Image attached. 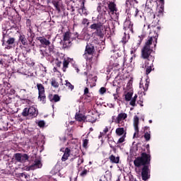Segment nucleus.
Returning <instances> with one entry per match:
<instances>
[{
	"instance_id": "nucleus-1",
	"label": "nucleus",
	"mask_w": 181,
	"mask_h": 181,
	"mask_svg": "<svg viewBox=\"0 0 181 181\" xmlns=\"http://www.w3.org/2000/svg\"><path fill=\"white\" fill-rule=\"evenodd\" d=\"M158 35L156 32L150 33V35L147 37V41L144 44V47L141 49V58L144 59V64H141V67L146 68V74H149L152 71V65L154 61L151 53L153 50V45L154 47L157 45Z\"/></svg>"
},
{
	"instance_id": "nucleus-2",
	"label": "nucleus",
	"mask_w": 181,
	"mask_h": 181,
	"mask_svg": "<svg viewBox=\"0 0 181 181\" xmlns=\"http://www.w3.org/2000/svg\"><path fill=\"white\" fill-rule=\"evenodd\" d=\"M133 163H134L136 168H141V166H143V169H141V177L143 180L146 181L148 180V179H150L151 170L149 166L147 165L151 163L150 154L142 153L141 156L136 158L134 161H133Z\"/></svg>"
},
{
	"instance_id": "nucleus-3",
	"label": "nucleus",
	"mask_w": 181,
	"mask_h": 181,
	"mask_svg": "<svg viewBox=\"0 0 181 181\" xmlns=\"http://www.w3.org/2000/svg\"><path fill=\"white\" fill-rule=\"evenodd\" d=\"M92 30H95V35H97L98 37L103 38L104 37V34H106L107 32L110 30V26L108 25H103L100 23H94L90 27Z\"/></svg>"
},
{
	"instance_id": "nucleus-4",
	"label": "nucleus",
	"mask_w": 181,
	"mask_h": 181,
	"mask_svg": "<svg viewBox=\"0 0 181 181\" xmlns=\"http://www.w3.org/2000/svg\"><path fill=\"white\" fill-rule=\"evenodd\" d=\"M22 115L24 117L29 116L31 117H35L38 115V111L35 107L32 106L30 108H25L22 112Z\"/></svg>"
},
{
	"instance_id": "nucleus-5",
	"label": "nucleus",
	"mask_w": 181,
	"mask_h": 181,
	"mask_svg": "<svg viewBox=\"0 0 181 181\" xmlns=\"http://www.w3.org/2000/svg\"><path fill=\"white\" fill-rule=\"evenodd\" d=\"M37 87L38 88V92H39L38 99L40 101H42L43 103H45V99H46V96H45V88H44L43 85L41 83H37Z\"/></svg>"
},
{
	"instance_id": "nucleus-6",
	"label": "nucleus",
	"mask_w": 181,
	"mask_h": 181,
	"mask_svg": "<svg viewBox=\"0 0 181 181\" xmlns=\"http://www.w3.org/2000/svg\"><path fill=\"white\" fill-rule=\"evenodd\" d=\"M14 157L17 162H21V163H23L29 159V156L27 154H22L19 153H16Z\"/></svg>"
},
{
	"instance_id": "nucleus-7",
	"label": "nucleus",
	"mask_w": 181,
	"mask_h": 181,
	"mask_svg": "<svg viewBox=\"0 0 181 181\" xmlns=\"http://www.w3.org/2000/svg\"><path fill=\"white\" fill-rule=\"evenodd\" d=\"M42 164L40 159H35L34 163L28 167L29 170H35V169H40Z\"/></svg>"
},
{
	"instance_id": "nucleus-8",
	"label": "nucleus",
	"mask_w": 181,
	"mask_h": 181,
	"mask_svg": "<svg viewBox=\"0 0 181 181\" xmlns=\"http://www.w3.org/2000/svg\"><path fill=\"white\" fill-rule=\"evenodd\" d=\"M139 118L137 116H134L133 119V125L134 126V134L133 136H136V134H139Z\"/></svg>"
},
{
	"instance_id": "nucleus-9",
	"label": "nucleus",
	"mask_w": 181,
	"mask_h": 181,
	"mask_svg": "<svg viewBox=\"0 0 181 181\" xmlns=\"http://www.w3.org/2000/svg\"><path fill=\"white\" fill-rule=\"evenodd\" d=\"M90 117H91V116L88 115V117H86V116L83 115L82 114H78L76 115V120H78L79 122L86 120L88 122H93V120L90 119Z\"/></svg>"
},
{
	"instance_id": "nucleus-10",
	"label": "nucleus",
	"mask_w": 181,
	"mask_h": 181,
	"mask_svg": "<svg viewBox=\"0 0 181 181\" xmlns=\"http://www.w3.org/2000/svg\"><path fill=\"white\" fill-rule=\"evenodd\" d=\"M127 117V114L124 112H121L119 115H117V117H116V120H115V122L117 124H120L121 122Z\"/></svg>"
},
{
	"instance_id": "nucleus-11",
	"label": "nucleus",
	"mask_w": 181,
	"mask_h": 181,
	"mask_svg": "<svg viewBox=\"0 0 181 181\" xmlns=\"http://www.w3.org/2000/svg\"><path fill=\"white\" fill-rule=\"evenodd\" d=\"M85 2H86V0H83V3H82V6L81 8L78 9V13L81 15V16H87V15L88 14V11L85 7Z\"/></svg>"
},
{
	"instance_id": "nucleus-12",
	"label": "nucleus",
	"mask_w": 181,
	"mask_h": 181,
	"mask_svg": "<svg viewBox=\"0 0 181 181\" xmlns=\"http://www.w3.org/2000/svg\"><path fill=\"white\" fill-rule=\"evenodd\" d=\"M132 27H133V25L132 24V22L129 20H126V22H124V30L132 32V30H133Z\"/></svg>"
},
{
	"instance_id": "nucleus-13",
	"label": "nucleus",
	"mask_w": 181,
	"mask_h": 181,
	"mask_svg": "<svg viewBox=\"0 0 181 181\" xmlns=\"http://www.w3.org/2000/svg\"><path fill=\"white\" fill-rule=\"evenodd\" d=\"M37 40L40 42V43L43 45L44 47H46L51 43L49 40L42 37H38Z\"/></svg>"
},
{
	"instance_id": "nucleus-14",
	"label": "nucleus",
	"mask_w": 181,
	"mask_h": 181,
	"mask_svg": "<svg viewBox=\"0 0 181 181\" xmlns=\"http://www.w3.org/2000/svg\"><path fill=\"white\" fill-rule=\"evenodd\" d=\"M69 156H70V149L69 148H66L64 151V154L62 158V162H66Z\"/></svg>"
},
{
	"instance_id": "nucleus-15",
	"label": "nucleus",
	"mask_w": 181,
	"mask_h": 181,
	"mask_svg": "<svg viewBox=\"0 0 181 181\" xmlns=\"http://www.w3.org/2000/svg\"><path fill=\"white\" fill-rule=\"evenodd\" d=\"M107 6L109 7V10H110L112 14H114L117 11L116 8V4L113 2L109 3V5Z\"/></svg>"
},
{
	"instance_id": "nucleus-16",
	"label": "nucleus",
	"mask_w": 181,
	"mask_h": 181,
	"mask_svg": "<svg viewBox=\"0 0 181 181\" xmlns=\"http://www.w3.org/2000/svg\"><path fill=\"white\" fill-rule=\"evenodd\" d=\"M109 160H110L111 163H119V156H115L114 155H112L109 156Z\"/></svg>"
},
{
	"instance_id": "nucleus-17",
	"label": "nucleus",
	"mask_w": 181,
	"mask_h": 181,
	"mask_svg": "<svg viewBox=\"0 0 181 181\" xmlns=\"http://www.w3.org/2000/svg\"><path fill=\"white\" fill-rule=\"evenodd\" d=\"M49 100L52 102H56L57 103V102L60 100V97L57 94L49 95Z\"/></svg>"
},
{
	"instance_id": "nucleus-18",
	"label": "nucleus",
	"mask_w": 181,
	"mask_h": 181,
	"mask_svg": "<svg viewBox=\"0 0 181 181\" xmlns=\"http://www.w3.org/2000/svg\"><path fill=\"white\" fill-rule=\"evenodd\" d=\"M94 52V47L92 45H87L86 49V54H93Z\"/></svg>"
},
{
	"instance_id": "nucleus-19",
	"label": "nucleus",
	"mask_w": 181,
	"mask_h": 181,
	"mask_svg": "<svg viewBox=\"0 0 181 181\" xmlns=\"http://www.w3.org/2000/svg\"><path fill=\"white\" fill-rule=\"evenodd\" d=\"M72 34L69 32H66L64 35V40L65 42H69V43L71 42V37Z\"/></svg>"
},
{
	"instance_id": "nucleus-20",
	"label": "nucleus",
	"mask_w": 181,
	"mask_h": 181,
	"mask_svg": "<svg viewBox=\"0 0 181 181\" xmlns=\"http://www.w3.org/2000/svg\"><path fill=\"white\" fill-rule=\"evenodd\" d=\"M19 41L22 43L23 45H28V40L24 35H21L19 36Z\"/></svg>"
},
{
	"instance_id": "nucleus-21",
	"label": "nucleus",
	"mask_w": 181,
	"mask_h": 181,
	"mask_svg": "<svg viewBox=\"0 0 181 181\" xmlns=\"http://www.w3.org/2000/svg\"><path fill=\"white\" fill-rule=\"evenodd\" d=\"M16 39L14 37H10L7 41L6 44L8 45V47H6L7 49H10L13 44H14Z\"/></svg>"
},
{
	"instance_id": "nucleus-22",
	"label": "nucleus",
	"mask_w": 181,
	"mask_h": 181,
	"mask_svg": "<svg viewBox=\"0 0 181 181\" xmlns=\"http://www.w3.org/2000/svg\"><path fill=\"white\" fill-rule=\"evenodd\" d=\"M124 132V128H117L116 129V134L119 135V136H121Z\"/></svg>"
},
{
	"instance_id": "nucleus-23",
	"label": "nucleus",
	"mask_w": 181,
	"mask_h": 181,
	"mask_svg": "<svg viewBox=\"0 0 181 181\" xmlns=\"http://www.w3.org/2000/svg\"><path fill=\"white\" fill-rule=\"evenodd\" d=\"M133 93L131 92L127 93L126 95L124 96V99H126L127 101H130L132 99Z\"/></svg>"
},
{
	"instance_id": "nucleus-24",
	"label": "nucleus",
	"mask_w": 181,
	"mask_h": 181,
	"mask_svg": "<svg viewBox=\"0 0 181 181\" xmlns=\"http://www.w3.org/2000/svg\"><path fill=\"white\" fill-rule=\"evenodd\" d=\"M144 139H146V141H150V139H151V132L144 133Z\"/></svg>"
},
{
	"instance_id": "nucleus-25",
	"label": "nucleus",
	"mask_w": 181,
	"mask_h": 181,
	"mask_svg": "<svg viewBox=\"0 0 181 181\" xmlns=\"http://www.w3.org/2000/svg\"><path fill=\"white\" fill-rule=\"evenodd\" d=\"M69 62L66 61V59L64 60L63 64H64V67H63V71L65 72L66 71V69L69 66Z\"/></svg>"
},
{
	"instance_id": "nucleus-26",
	"label": "nucleus",
	"mask_w": 181,
	"mask_h": 181,
	"mask_svg": "<svg viewBox=\"0 0 181 181\" xmlns=\"http://www.w3.org/2000/svg\"><path fill=\"white\" fill-rule=\"evenodd\" d=\"M109 131V127H105V129H103V132H100V136H99V138H100V136H104V135H105Z\"/></svg>"
},
{
	"instance_id": "nucleus-27",
	"label": "nucleus",
	"mask_w": 181,
	"mask_h": 181,
	"mask_svg": "<svg viewBox=\"0 0 181 181\" xmlns=\"http://www.w3.org/2000/svg\"><path fill=\"white\" fill-rule=\"evenodd\" d=\"M129 40V36L127 35V33H124V35H123V38H122V42L127 43Z\"/></svg>"
},
{
	"instance_id": "nucleus-28",
	"label": "nucleus",
	"mask_w": 181,
	"mask_h": 181,
	"mask_svg": "<svg viewBox=\"0 0 181 181\" xmlns=\"http://www.w3.org/2000/svg\"><path fill=\"white\" fill-rule=\"evenodd\" d=\"M65 85L66 86V87L69 88V89H71V90H74V86L70 82H69L67 80L66 81Z\"/></svg>"
},
{
	"instance_id": "nucleus-29",
	"label": "nucleus",
	"mask_w": 181,
	"mask_h": 181,
	"mask_svg": "<svg viewBox=\"0 0 181 181\" xmlns=\"http://www.w3.org/2000/svg\"><path fill=\"white\" fill-rule=\"evenodd\" d=\"M52 86H54V88H58L59 87V83L57 82L54 79L52 80Z\"/></svg>"
},
{
	"instance_id": "nucleus-30",
	"label": "nucleus",
	"mask_w": 181,
	"mask_h": 181,
	"mask_svg": "<svg viewBox=\"0 0 181 181\" xmlns=\"http://www.w3.org/2000/svg\"><path fill=\"white\" fill-rule=\"evenodd\" d=\"M28 35L29 36L28 37V41L32 43L33 42V38H32V32H31V30H30L29 33H28Z\"/></svg>"
},
{
	"instance_id": "nucleus-31",
	"label": "nucleus",
	"mask_w": 181,
	"mask_h": 181,
	"mask_svg": "<svg viewBox=\"0 0 181 181\" xmlns=\"http://www.w3.org/2000/svg\"><path fill=\"white\" fill-rule=\"evenodd\" d=\"M136 99H135V98H132L131 100H130V105H132V106H135V105H136Z\"/></svg>"
},
{
	"instance_id": "nucleus-32",
	"label": "nucleus",
	"mask_w": 181,
	"mask_h": 181,
	"mask_svg": "<svg viewBox=\"0 0 181 181\" xmlns=\"http://www.w3.org/2000/svg\"><path fill=\"white\" fill-rule=\"evenodd\" d=\"M125 139L124 136L120 137L119 140H117V144H122V142H124Z\"/></svg>"
},
{
	"instance_id": "nucleus-33",
	"label": "nucleus",
	"mask_w": 181,
	"mask_h": 181,
	"mask_svg": "<svg viewBox=\"0 0 181 181\" xmlns=\"http://www.w3.org/2000/svg\"><path fill=\"white\" fill-rule=\"evenodd\" d=\"M88 170H83L81 173V176H83V177H84V176H86V175H87V173H88Z\"/></svg>"
},
{
	"instance_id": "nucleus-34",
	"label": "nucleus",
	"mask_w": 181,
	"mask_h": 181,
	"mask_svg": "<svg viewBox=\"0 0 181 181\" xmlns=\"http://www.w3.org/2000/svg\"><path fill=\"white\" fill-rule=\"evenodd\" d=\"M99 92H100V94H104L106 92V88L104 87L100 88V90H99Z\"/></svg>"
},
{
	"instance_id": "nucleus-35",
	"label": "nucleus",
	"mask_w": 181,
	"mask_h": 181,
	"mask_svg": "<svg viewBox=\"0 0 181 181\" xmlns=\"http://www.w3.org/2000/svg\"><path fill=\"white\" fill-rule=\"evenodd\" d=\"M88 139H84L83 140V147L84 148H86V146H88Z\"/></svg>"
},
{
	"instance_id": "nucleus-36",
	"label": "nucleus",
	"mask_w": 181,
	"mask_h": 181,
	"mask_svg": "<svg viewBox=\"0 0 181 181\" xmlns=\"http://www.w3.org/2000/svg\"><path fill=\"white\" fill-rule=\"evenodd\" d=\"M53 4H54V7H55L57 10L59 9V3H58V2L54 1V2H53Z\"/></svg>"
},
{
	"instance_id": "nucleus-37",
	"label": "nucleus",
	"mask_w": 181,
	"mask_h": 181,
	"mask_svg": "<svg viewBox=\"0 0 181 181\" xmlns=\"http://www.w3.org/2000/svg\"><path fill=\"white\" fill-rule=\"evenodd\" d=\"M45 124V123L44 121H40L39 123H38V125H39L40 127H44Z\"/></svg>"
},
{
	"instance_id": "nucleus-38",
	"label": "nucleus",
	"mask_w": 181,
	"mask_h": 181,
	"mask_svg": "<svg viewBox=\"0 0 181 181\" xmlns=\"http://www.w3.org/2000/svg\"><path fill=\"white\" fill-rule=\"evenodd\" d=\"M83 25L88 24V20L86 18H84L82 21Z\"/></svg>"
},
{
	"instance_id": "nucleus-39",
	"label": "nucleus",
	"mask_w": 181,
	"mask_h": 181,
	"mask_svg": "<svg viewBox=\"0 0 181 181\" xmlns=\"http://www.w3.org/2000/svg\"><path fill=\"white\" fill-rule=\"evenodd\" d=\"M148 82H146V85L144 86V88H143L144 89V90H148Z\"/></svg>"
},
{
	"instance_id": "nucleus-40",
	"label": "nucleus",
	"mask_w": 181,
	"mask_h": 181,
	"mask_svg": "<svg viewBox=\"0 0 181 181\" xmlns=\"http://www.w3.org/2000/svg\"><path fill=\"white\" fill-rule=\"evenodd\" d=\"M89 93V89L88 88H86L84 90V94H88Z\"/></svg>"
},
{
	"instance_id": "nucleus-41",
	"label": "nucleus",
	"mask_w": 181,
	"mask_h": 181,
	"mask_svg": "<svg viewBox=\"0 0 181 181\" xmlns=\"http://www.w3.org/2000/svg\"><path fill=\"white\" fill-rule=\"evenodd\" d=\"M107 106H109V107L110 108H114L115 107V104L110 103V104H107Z\"/></svg>"
},
{
	"instance_id": "nucleus-42",
	"label": "nucleus",
	"mask_w": 181,
	"mask_h": 181,
	"mask_svg": "<svg viewBox=\"0 0 181 181\" xmlns=\"http://www.w3.org/2000/svg\"><path fill=\"white\" fill-rule=\"evenodd\" d=\"M139 11L138 8H136V14H134V16H138V13H139Z\"/></svg>"
},
{
	"instance_id": "nucleus-43",
	"label": "nucleus",
	"mask_w": 181,
	"mask_h": 181,
	"mask_svg": "<svg viewBox=\"0 0 181 181\" xmlns=\"http://www.w3.org/2000/svg\"><path fill=\"white\" fill-rule=\"evenodd\" d=\"M113 97L115 98V100H117L118 98L117 94H113Z\"/></svg>"
},
{
	"instance_id": "nucleus-44",
	"label": "nucleus",
	"mask_w": 181,
	"mask_h": 181,
	"mask_svg": "<svg viewBox=\"0 0 181 181\" xmlns=\"http://www.w3.org/2000/svg\"><path fill=\"white\" fill-rule=\"evenodd\" d=\"M141 42H142V40L140 39V40H139V42H137V47H139L141 45Z\"/></svg>"
},
{
	"instance_id": "nucleus-45",
	"label": "nucleus",
	"mask_w": 181,
	"mask_h": 181,
	"mask_svg": "<svg viewBox=\"0 0 181 181\" xmlns=\"http://www.w3.org/2000/svg\"><path fill=\"white\" fill-rule=\"evenodd\" d=\"M20 177H23V176H25V174L24 173H20L19 174Z\"/></svg>"
},
{
	"instance_id": "nucleus-46",
	"label": "nucleus",
	"mask_w": 181,
	"mask_h": 181,
	"mask_svg": "<svg viewBox=\"0 0 181 181\" xmlns=\"http://www.w3.org/2000/svg\"><path fill=\"white\" fill-rule=\"evenodd\" d=\"M49 50L50 52H52V51H53V47H49Z\"/></svg>"
},
{
	"instance_id": "nucleus-47",
	"label": "nucleus",
	"mask_w": 181,
	"mask_h": 181,
	"mask_svg": "<svg viewBox=\"0 0 181 181\" xmlns=\"http://www.w3.org/2000/svg\"><path fill=\"white\" fill-rule=\"evenodd\" d=\"M40 54H41L43 57H45L44 52H42V50H40Z\"/></svg>"
},
{
	"instance_id": "nucleus-48",
	"label": "nucleus",
	"mask_w": 181,
	"mask_h": 181,
	"mask_svg": "<svg viewBox=\"0 0 181 181\" xmlns=\"http://www.w3.org/2000/svg\"><path fill=\"white\" fill-rule=\"evenodd\" d=\"M137 98H138V95H134V97L133 98L135 99V100H136Z\"/></svg>"
},
{
	"instance_id": "nucleus-49",
	"label": "nucleus",
	"mask_w": 181,
	"mask_h": 181,
	"mask_svg": "<svg viewBox=\"0 0 181 181\" xmlns=\"http://www.w3.org/2000/svg\"><path fill=\"white\" fill-rule=\"evenodd\" d=\"M150 146L149 144H147V150L149 151Z\"/></svg>"
},
{
	"instance_id": "nucleus-50",
	"label": "nucleus",
	"mask_w": 181,
	"mask_h": 181,
	"mask_svg": "<svg viewBox=\"0 0 181 181\" xmlns=\"http://www.w3.org/2000/svg\"><path fill=\"white\" fill-rule=\"evenodd\" d=\"M134 52H135V50H132V52H130V53L134 54Z\"/></svg>"
},
{
	"instance_id": "nucleus-51",
	"label": "nucleus",
	"mask_w": 181,
	"mask_h": 181,
	"mask_svg": "<svg viewBox=\"0 0 181 181\" xmlns=\"http://www.w3.org/2000/svg\"><path fill=\"white\" fill-rule=\"evenodd\" d=\"M61 64H62V62L58 63L57 66H61Z\"/></svg>"
},
{
	"instance_id": "nucleus-52",
	"label": "nucleus",
	"mask_w": 181,
	"mask_h": 181,
	"mask_svg": "<svg viewBox=\"0 0 181 181\" xmlns=\"http://www.w3.org/2000/svg\"><path fill=\"white\" fill-rule=\"evenodd\" d=\"M76 71L78 73L79 72V69L78 68L76 69Z\"/></svg>"
},
{
	"instance_id": "nucleus-53",
	"label": "nucleus",
	"mask_w": 181,
	"mask_h": 181,
	"mask_svg": "<svg viewBox=\"0 0 181 181\" xmlns=\"http://www.w3.org/2000/svg\"><path fill=\"white\" fill-rule=\"evenodd\" d=\"M161 3H164V0H160Z\"/></svg>"
},
{
	"instance_id": "nucleus-54",
	"label": "nucleus",
	"mask_w": 181,
	"mask_h": 181,
	"mask_svg": "<svg viewBox=\"0 0 181 181\" xmlns=\"http://www.w3.org/2000/svg\"><path fill=\"white\" fill-rule=\"evenodd\" d=\"M148 122L152 123V120L151 119L148 120Z\"/></svg>"
},
{
	"instance_id": "nucleus-55",
	"label": "nucleus",
	"mask_w": 181,
	"mask_h": 181,
	"mask_svg": "<svg viewBox=\"0 0 181 181\" xmlns=\"http://www.w3.org/2000/svg\"><path fill=\"white\" fill-rule=\"evenodd\" d=\"M25 179H27V177H28V175H26L25 174Z\"/></svg>"
},
{
	"instance_id": "nucleus-56",
	"label": "nucleus",
	"mask_w": 181,
	"mask_h": 181,
	"mask_svg": "<svg viewBox=\"0 0 181 181\" xmlns=\"http://www.w3.org/2000/svg\"><path fill=\"white\" fill-rule=\"evenodd\" d=\"M115 119V116L112 117V119Z\"/></svg>"
},
{
	"instance_id": "nucleus-57",
	"label": "nucleus",
	"mask_w": 181,
	"mask_h": 181,
	"mask_svg": "<svg viewBox=\"0 0 181 181\" xmlns=\"http://www.w3.org/2000/svg\"><path fill=\"white\" fill-rule=\"evenodd\" d=\"M2 64V62L0 60V64Z\"/></svg>"
},
{
	"instance_id": "nucleus-58",
	"label": "nucleus",
	"mask_w": 181,
	"mask_h": 181,
	"mask_svg": "<svg viewBox=\"0 0 181 181\" xmlns=\"http://www.w3.org/2000/svg\"><path fill=\"white\" fill-rule=\"evenodd\" d=\"M129 0H127L126 1L128 2Z\"/></svg>"
},
{
	"instance_id": "nucleus-59",
	"label": "nucleus",
	"mask_w": 181,
	"mask_h": 181,
	"mask_svg": "<svg viewBox=\"0 0 181 181\" xmlns=\"http://www.w3.org/2000/svg\"><path fill=\"white\" fill-rule=\"evenodd\" d=\"M140 88H141V84H140Z\"/></svg>"
},
{
	"instance_id": "nucleus-60",
	"label": "nucleus",
	"mask_w": 181,
	"mask_h": 181,
	"mask_svg": "<svg viewBox=\"0 0 181 181\" xmlns=\"http://www.w3.org/2000/svg\"><path fill=\"white\" fill-rule=\"evenodd\" d=\"M136 172H137V168H136Z\"/></svg>"
},
{
	"instance_id": "nucleus-61",
	"label": "nucleus",
	"mask_w": 181,
	"mask_h": 181,
	"mask_svg": "<svg viewBox=\"0 0 181 181\" xmlns=\"http://www.w3.org/2000/svg\"><path fill=\"white\" fill-rule=\"evenodd\" d=\"M140 105L144 106V105H142V104H141V105Z\"/></svg>"
},
{
	"instance_id": "nucleus-62",
	"label": "nucleus",
	"mask_w": 181,
	"mask_h": 181,
	"mask_svg": "<svg viewBox=\"0 0 181 181\" xmlns=\"http://www.w3.org/2000/svg\"><path fill=\"white\" fill-rule=\"evenodd\" d=\"M85 74L87 75V74L85 72Z\"/></svg>"
}]
</instances>
